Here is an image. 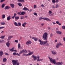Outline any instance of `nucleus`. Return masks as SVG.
<instances>
[{
	"mask_svg": "<svg viewBox=\"0 0 65 65\" xmlns=\"http://www.w3.org/2000/svg\"><path fill=\"white\" fill-rule=\"evenodd\" d=\"M32 11V9H30V12H31V11Z\"/></svg>",
	"mask_w": 65,
	"mask_h": 65,
	"instance_id": "774afa93",
	"label": "nucleus"
},
{
	"mask_svg": "<svg viewBox=\"0 0 65 65\" xmlns=\"http://www.w3.org/2000/svg\"><path fill=\"white\" fill-rule=\"evenodd\" d=\"M10 8V7L8 6H7L5 7V8L4 9L5 10H6V9H9Z\"/></svg>",
	"mask_w": 65,
	"mask_h": 65,
	"instance_id": "ddd939ff",
	"label": "nucleus"
},
{
	"mask_svg": "<svg viewBox=\"0 0 65 65\" xmlns=\"http://www.w3.org/2000/svg\"><path fill=\"white\" fill-rule=\"evenodd\" d=\"M24 52V50H23L22 51H21L20 52L19 54H22L23 52Z\"/></svg>",
	"mask_w": 65,
	"mask_h": 65,
	"instance_id": "393cba45",
	"label": "nucleus"
},
{
	"mask_svg": "<svg viewBox=\"0 0 65 65\" xmlns=\"http://www.w3.org/2000/svg\"><path fill=\"white\" fill-rule=\"evenodd\" d=\"M56 33H57V34H62V32L61 31H57Z\"/></svg>",
	"mask_w": 65,
	"mask_h": 65,
	"instance_id": "6ab92c4d",
	"label": "nucleus"
},
{
	"mask_svg": "<svg viewBox=\"0 0 65 65\" xmlns=\"http://www.w3.org/2000/svg\"><path fill=\"white\" fill-rule=\"evenodd\" d=\"M58 2H59V0H56V1L55 2V3H58Z\"/></svg>",
	"mask_w": 65,
	"mask_h": 65,
	"instance_id": "c03bdc74",
	"label": "nucleus"
},
{
	"mask_svg": "<svg viewBox=\"0 0 65 65\" xmlns=\"http://www.w3.org/2000/svg\"><path fill=\"white\" fill-rule=\"evenodd\" d=\"M53 24L54 25H55V24H56V23L54 22H53Z\"/></svg>",
	"mask_w": 65,
	"mask_h": 65,
	"instance_id": "338daca9",
	"label": "nucleus"
},
{
	"mask_svg": "<svg viewBox=\"0 0 65 65\" xmlns=\"http://www.w3.org/2000/svg\"><path fill=\"white\" fill-rule=\"evenodd\" d=\"M24 18V17L23 16H22L21 17V19H23Z\"/></svg>",
	"mask_w": 65,
	"mask_h": 65,
	"instance_id": "79ce46f5",
	"label": "nucleus"
},
{
	"mask_svg": "<svg viewBox=\"0 0 65 65\" xmlns=\"http://www.w3.org/2000/svg\"><path fill=\"white\" fill-rule=\"evenodd\" d=\"M32 57L33 59H34V61H36V60H37V61H38V62L40 61V59H39L40 56H38L37 57L36 56L32 55Z\"/></svg>",
	"mask_w": 65,
	"mask_h": 65,
	"instance_id": "f03ea898",
	"label": "nucleus"
},
{
	"mask_svg": "<svg viewBox=\"0 0 65 65\" xmlns=\"http://www.w3.org/2000/svg\"><path fill=\"white\" fill-rule=\"evenodd\" d=\"M13 37V36H9V37H8V38L7 39V40L8 41H9V40H10L11 38Z\"/></svg>",
	"mask_w": 65,
	"mask_h": 65,
	"instance_id": "6e6552de",
	"label": "nucleus"
},
{
	"mask_svg": "<svg viewBox=\"0 0 65 65\" xmlns=\"http://www.w3.org/2000/svg\"><path fill=\"white\" fill-rule=\"evenodd\" d=\"M27 51L28 53H30V52H31L30 51V50H27Z\"/></svg>",
	"mask_w": 65,
	"mask_h": 65,
	"instance_id": "13d9d810",
	"label": "nucleus"
},
{
	"mask_svg": "<svg viewBox=\"0 0 65 65\" xmlns=\"http://www.w3.org/2000/svg\"><path fill=\"white\" fill-rule=\"evenodd\" d=\"M14 25H15V26H17V27L18 26V23H17V22H15L14 23Z\"/></svg>",
	"mask_w": 65,
	"mask_h": 65,
	"instance_id": "7c9ffc66",
	"label": "nucleus"
},
{
	"mask_svg": "<svg viewBox=\"0 0 65 65\" xmlns=\"http://www.w3.org/2000/svg\"><path fill=\"white\" fill-rule=\"evenodd\" d=\"M6 55H7V56H9V54H8L7 53H6L5 54Z\"/></svg>",
	"mask_w": 65,
	"mask_h": 65,
	"instance_id": "5fc2aeb1",
	"label": "nucleus"
},
{
	"mask_svg": "<svg viewBox=\"0 0 65 65\" xmlns=\"http://www.w3.org/2000/svg\"><path fill=\"white\" fill-rule=\"evenodd\" d=\"M29 54H30V55H32L33 54V52H30Z\"/></svg>",
	"mask_w": 65,
	"mask_h": 65,
	"instance_id": "de8ad7c7",
	"label": "nucleus"
},
{
	"mask_svg": "<svg viewBox=\"0 0 65 65\" xmlns=\"http://www.w3.org/2000/svg\"><path fill=\"white\" fill-rule=\"evenodd\" d=\"M7 60V59H6V58H4L3 59V61L4 62H5Z\"/></svg>",
	"mask_w": 65,
	"mask_h": 65,
	"instance_id": "5701e85b",
	"label": "nucleus"
},
{
	"mask_svg": "<svg viewBox=\"0 0 65 65\" xmlns=\"http://www.w3.org/2000/svg\"><path fill=\"white\" fill-rule=\"evenodd\" d=\"M59 7V5L58 4H57L56 6V8H58Z\"/></svg>",
	"mask_w": 65,
	"mask_h": 65,
	"instance_id": "3c124183",
	"label": "nucleus"
},
{
	"mask_svg": "<svg viewBox=\"0 0 65 65\" xmlns=\"http://www.w3.org/2000/svg\"><path fill=\"white\" fill-rule=\"evenodd\" d=\"M3 28H4V27H0V29H3Z\"/></svg>",
	"mask_w": 65,
	"mask_h": 65,
	"instance_id": "4d7b16f0",
	"label": "nucleus"
},
{
	"mask_svg": "<svg viewBox=\"0 0 65 65\" xmlns=\"http://www.w3.org/2000/svg\"><path fill=\"white\" fill-rule=\"evenodd\" d=\"M1 24L2 25H5V22H2L1 23Z\"/></svg>",
	"mask_w": 65,
	"mask_h": 65,
	"instance_id": "c756f323",
	"label": "nucleus"
},
{
	"mask_svg": "<svg viewBox=\"0 0 65 65\" xmlns=\"http://www.w3.org/2000/svg\"><path fill=\"white\" fill-rule=\"evenodd\" d=\"M12 63L13 64V65H20V63L19 62H18V60H13L12 61Z\"/></svg>",
	"mask_w": 65,
	"mask_h": 65,
	"instance_id": "7ed1b4c3",
	"label": "nucleus"
},
{
	"mask_svg": "<svg viewBox=\"0 0 65 65\" xmlns=\"http://www.w3.org/2000/svg\"><path fill=\"white\" fill-rule=\"evenodd\" d=\"M23 10H28L29 11H30V10L26 7H24L23 8Z\"/></svg>",
	"mask_w": 65,
	"mask_h": 65,
	"instance_id": "2eb2a0df",
	"label": "nucleus"
},
{
	"mask_svg": "<svg viewBox=\"0 0 65 65\" xmlns=\"http://www.w3.org/2000/svg\"><path fill=\"white\" fill-rule=\"evenodd\" d=\"M42 60H43V59H40V61H42Z\"/></svg>",
	"mask_w": 65,
	"mask_h": 65,
	"instance_id": "0e129e2a",
	"label": "nucleus"
},
{
	"mask_svg": "<svg viewBox=\"0 0 65 65\" xmlns=\"http://www.w3.org/2000/svg\"><path fill=\"white\" fill-rule=\"evenodd\" d=\"M53 8H56V7H55V6L53 5Z\"/></svg>",
	"mask_w": 65,
	"mask_h": 65,
	"instance_id": "052dcab7",
	"label": "nucleus"
},
{
	"mask_svg": "<svg viewBox=\"0 0 65 65\" xmlns=\"http://www.w3.org/2000/svg\"><path fill=\"white\" fill-rule=\"evenodd\" d=\"M3 55V52L2 51H0V56H2Z\"/></svg>",
	"mask_w": 65,
	"mask_h": 65,
	"instance_id": "dca6fc26",
	"label": "nucleus"
},
{
	"mask_svg": "<svg viewBox=\"0 0 65 65\" xmlns=\"http://www.w3.org/2000/svg\"><path fill=\"white\" fill-rule=\"evenodd\" d=\"M10 43V41H8L6 43V45L8 47H9V46Z\"/></svg>",
	"mask_w": 65,
	"mask_h": 65,
	"instance_id": "1a4fd4ad",
	"label": "nucleus"
},
{
	"mask_svg": "<svg viewBox=\"0 0 65 65\" xmlns=\"http://www.w3.org/2000/svg\"><path fill=\"white\" fill-rule=\"evenodd\" d=\"M5 6V5L4 4H3L2 5V8H4V6Z\"/></svg>",
	"mask_w": 65,
	"mask_h": 65,
	"instance_id": "72a5a7b5",
	"label": "nucleus"
},
{
	"mask_svg": "<svg viewBox=\"0 0 65 65\" xmlns=\"http://www.w3.org/2000/svg\"><path fill=\"white\" fill-rule=\"evenodd\" d=\"M52 3H55V0H52Z\"/></svg>",
	"mask_w": 65,
	"mask_h": 65,
	"instance_id": "e433bc0d",
	"label": "nucleus"
},
{
	"mask_svg": "<svg viewBox=\"0 0 65 65\" xmlns=\"http://www.w3.org/2000/svg\"><path fill=\"white\" fill-rule=\"evenodd\" d=\"M56 23L57 24H59V21H57L56 22Z\"/></svg>",
	"mask_w": 65,
	"mask_h": 65,
	"instance_id": "a18cd8bd",
	"label": "nucleus"
},
{
	"mask_svg": "<svg viewBox=\"0 0 65 65\" xmlns=\"http://www.w3.org/2000/svg\"><path fill=\"white\" fill-rule=\"evenodd\" d=\"M34 15H37V14L36 13H34Z\"/></svg>",
	"mask_w": 65,
	"mask_h": 65,
	"instance_id": "8fccbe9b",
	"label": "nucleus"
},
{
	"mask_svg": "<svg viewBox=\"0 0 65 65\" xmlns=\"http://www.w3.org/2000/svg\"><path fill=\"white\" fill-rule=\"evenodd\" d=\"M39 42H40V44L41 45H43V41H39Z\"/></svg>",
	"mask_w": 65,
	"mask_h": 65,
	"instance_id": "4be33fe9",
	"label": "nucleus"
},
{
	"mask_svg": "<svg viewBox=\"0 0 65 65\" xmlns=\"http://www.w3.org/2000/svg\"><path fill=\"white\" fill-rule=\"evenodd\" d=\"M16 15H17V14L15 13L14 14V17H15V16H16Z\"/></svg>",
	"mask_w": 65,
	"mask_h": 65,
	"instance_id": "603ef678",
	"label": "nucleus"
},
{
	"mask_svg": "<svg viewBox=\"0 0 65 65\" xmlns=\"http://www.w3.org/2000/svg\"><path fill=\"white\" fill-rule=\"evenodd\" d=\"M18 56H20V54H18V53H17V55Z\"/></svg>",
	"mask_w": 65,
	"mask_h": 65,
	"instance_id": "6e6d98bb",
	"label": "nucleus"
},
{
	"mask_svg": "<svg viewBox=\"0 0 65 65\" xmlns=\"http://www.w3.org/2000/svg\"><path fill=\"white\" fill-rule=\"evenodd\" d=\"M26 56H31V55H30V54L29 53H28V54H26Z\"/></svg>",
	"mask_w": 65,
	"mask_h": 65,
	"instance_id": "49530a36",
	"label": "nucleus"
},
{
	"mask_svg": "<svg viewBox=\"0 0 65 65\" xmlns=\"http://www.w3.org/2000/svg\"><path fill=\"white\" fill-rule=\"evenodd\" d=\"M31 43H32V42L30 41H28L26 43V44L27 45H29V44H31Z\"/></svg>",
	"mask_w": 65,
	"mask_h": 65,
	"instance_id": "9d476101",
	"label": "nucleus"
},
{
	"mask_svg": "<svg viewBox=\"0 0 65 65\" xmlns=\"http://www.w3.org/2000/svg\"><path fill=\"white\" fill-rule=\"evenodd\" d=\"M60 45H63V44H61V43H58L56 44V48H59Z\"/></svg>",
	"mask_w": 65,
	"mask_h": 65,
	"instance_id": "423d86ee",
	"label": "nucleus"
},
{
	"mask_svg": "<svg viewBox=\"0 0 65 65\" xmlns=\"http://www.w3.org/2000/svg\"><path fill=\"white\" fill-rule=\"evenodd\" d=\"M62 28L63 29H65V26H62Z\"/></svg>",
	"mask_w": 65,
	"mask_h": 65,
	"instance_id": "58836bf2",
	"label": "nucleus"
},
{
	"mask_svg": "<svg viewBox=\"0 0 65 65\" xmlns=\"http://www.w3.org/2000/svg\"><path fill=\"white\" fill-rule=\"evenodd\" d=\"M18 14L19 15H21V12L18 13Z\"/></svg>",
	"mask_w": 65,
	"mask_h": 65,
	"instance_id": "09e8293b",
	"label": "nucleus"
},
{
	"mask_svg": "<svg viewBox=\"0 0 65 65\" xmlns=\"http://www.w3.org/2000/svg\"><path fill=\"white\" fill-rule=\"evenodd\" d=\"M18 5L20 6H22V4L20 3H18Z\"/></svg>",
	"mask_w": 65,
	"mask_h": 65,
	"instance_id": "2f4dec72",
	"label": "nucleus"
},
{
	"mask_svg": "<svg viewBox=\"0 0 65 65\" xmlns=\"http://www.w3.org/2000/svg\"><path fill=\"white\" fill-rule=\"evenodd\" d=\"M5 18V15L4 14L2 15V19H4Z\"/></svg>",
	"mask_w": 65,
	"mask_h": 65,
	"instance_id": "c85d7f7f",
	"label": "nucleus"
},
{
	"mask_svg": "<svg viewBox=\"0 0 65 65\" xmlns=\"http://www.w3.org/2000/svg\"><path fill=\"white\" fill-rule=\"evenodd\" d=\"M48 34L47 32H45L43 35L42 37L44 40H47V37Z\"/></svg>",
	"mask_w": 65,
	"mask_h": 65,
	"instance_id": "20e7f679",
	"label": "nucleus"
},
{
	"mask_svg": "<svg viewBox=\"0 0 65 65\" xmlns=\"http://www.w3.org/2000/svg\"><path fill=\"white\" fill-rule=\"evenodd\" d=\"M10 5L12 8H14V4H11Z\"/></svg>",
	"mask_w": 65,
	"mask_h": 65,
	"instance_id": "aec40b11",
	"label": "nucleus"
},
{
	"mask_svg": "<svg viewBox=\"0 0 65 65\" xmlns=\"http://www.w3.org/2000/svg\"><path fill=\"white\" fill-rule=\"evenodd\" d=\"M48 58L50 60V61L51 62V63H53L54 64L58 65H62V64H63L62 62H57L56 59H54L53 60L52 58H51L50 56L48 57Z\"/></svg>",
	"mask_w": 65,
	"mask_h": 65,
	"instance_id": "f257e3e1",
	"label": "nucleus"
},
{
	"mask_svg": "<svg viewBox=\"0 0 65 65\" xmlns=\"http://www.w3.org/2000/svg\"><path fill=\"white\" fill-rule=\"evenodd\" d=\"M41 19H42L43 20H46V21H48L50 22H51V20L50 19L47 18H42V17H41L40 18L39 20H41Z\"/></svg>",
	"mask_w": 65,
	"mask_h": 65,
	"instance_id": "39448f33",
	"label": "nucleus"
},
{
	"mask_svg": "<svg viewBox=\"0 0 65 65\" xmlns=\"http://www.w3.org/2000/svg\"><path fill=\"white\" fill-rule=\"evenodd\" d=\"M18 1L19 2H23L24 3L25 2L24 0H18Z\"/></svg>",
	"mask_w": 65,
	"mask_h": 65,
	"instance_id": "a211bd4d",
	"label": "nucleus"
},
{
	"mask_svg": "<svg viewBox=\"0 0 65 65\" xmlns=\"http://www.w3.org/2000/svg\"><path fill=\"white\" fill-rule=\"evenodd\" d=\"M18 26H21V23L20 22H19L18 24Z\"/></svg>",
	"mask_w": 65,
	"mask_h": 65,
	"instance_id": "cd10ccee",
	"label": "nucleus"
},
{
	"mask_svg": "<svg viewBox=\"0 0 65 65\" xmlns=\"http://www.w3.org/2000/svg\"><path fill=\"white\" fill-rule=\"evenodd\" d=\"M51 37H53V34H51L50 35Z\"/></svg>",
	"mask_w": 65,
	"mask_h": 65,
	"instance_id": "37998d69",
	"label": "nucleus"
},
{
	"mask_svg": "<svg viewBox=\"0 0 65 65\" xmlns=\"http://www.w3.org/2000/svg\"><path fill=\"white\" fill-rule=\"evenodd\" d=\"M26 55H27V54H26L24 53V54H23V56H26Z\"/></svg>",
	"mask_w": 65,
	"mask_h": 65,
	"instance_id": "bf43d9fd",
	"label": "nucleus"
},
{
	"mask_svg": "<svg viewBox=\"0 0 65 65\" xmlns=\"http://www.w3.org/2000/svg\"><path fill=\"white\" fill-rule=\"evenodd\" d=\"M41 6H42V7H43V6H44V5H43V4H42L41 5Z\"/></svg>",
	"mask_w": 65,
	"mask_h": 65,
	"instance_id": "680f3d73",
	"label": "nucleus"
},
{
	"mask_svg": "<svg viewBox=\"0 0 65 65\" xmlns=\"http://www.w3.org/2000/svg\"><path fill=\"white\" fill-rule=\"evenodd\" d=\"M63 39L64 41H65V37L63 38Z\"/></svg>",
	"mask_w": 65,
	"mask_h": 65,
	"instance_id": "69168bd1",
	"label": "nucleus"
},
{
	"mask_svg": "<svg viewBox=\"0 0 65 65\" xmlns=\"http://www.w3.org/2000/svg\"><path fill=\"white\" fill-rule=\"evenodd\" d=\"M14 17H15L14 16H13V17H12V19H14Z\"/></svg>",
	"mask_w": 65,
	"mask_h": 65,
	"instance_id": "e2e57ef3",
	"label": "nucleus"
},
{
	"mask_svg": "<svg viewBox=\"0 0 65 65\" xmlns=\"http://www.w3.org/2000/svg\"><path fill=\"white\" fill-rule=\"evenodd\" d=\"M37 8V6L36 5H34V8Z\"/></svg>",
	"mask_w": 65,
	"mask_h": 65,
	"instance_id": "ea45409f",
	"label": "nucleus"
},
{
	"mask_svg": "<svg viewBox=\"0 0 65 65\" xmlns=\"http://www.w3.org/2000/svg\"><path fill=\"white\" fill-rule=\"evenodd\" d=\"M32 39H34V40L35 41H37V40H38V38L35 37H32Z\"/></svg>",
	"mask_w": 65,
	"mask_h": 65,
	"instance_id": "f8f14e48",
	"label": "nucleus"
},
{
	"mask_svg": "<svg viewBox=\"0 0 65 65\" xmlns=\"http://www.w3.org/2000/svg\"><path fill=\"white\" fill-rule=\"evenodd\" d=\"M11 18V17H10V16L9 15L7 18V20L8 21H10V20Z\"/></svg>",
	"mask_w": 65,
	"mask_h": 65,
	"instance_id": "4468645a",
	"label": "nucleus"
},
{
	"mask_svg": "<svg viewBox=\"0 0 65 65\" xmlns=\"http://www.w3.org/2000/svg\"><path fill=\"white\" fill-rule=\"evenodd\" d=\"M4 1H5V0H1L0 2L1 3H2V2H3Z\"/></svg>",
	"mask_w": 65,
	"mask_h": 65,
	"instance_id": "4c0bfd02",
	"label": "nucleus"
},
{
	"mask_svg": "<svg viewBox=\"0 0 65 65\" xmlns=\"http://www.w3.org/2000/svg\"><path fill=\"white\" fill-rule=\"evenodd\" d=\"M41 25V26H42H42H43L44 25V23H42Z\"/></svg>",
	"mask_w": 65,
	"mask_h": 65,
	"instance_id": "864d4df0",
	"label": "nucleus"
},
{
	"mask_svg": "<svg viewBox=\"0 0 65 65\" xmlns=\"http://www.w3.org/2000/svg\"><path fill=\"white\" fill-rule=\"evenodd\" d=\"M13 55H14V56H16L17 55V53L15 52H14L13 54Z\"/></svg>",
	"mask_w": 65,
	"mask_h": 65,
	"instance_id": "f704fd0d",
	"label": "nucleus"
},
{
	"mask_svg": "<svg viewBox=\"0 0 65 65\" xmlns=\"http://www.w3.org/2000/svg\"><path fill=\"white\" fill-rule=\"evenodd\" d=\"M47 41H43V45H45L46 46H48V45H49V44H48V43L46 44V43H47Z\"/></svg>",
	"mask_w": 65,
	"mask_h": 65,
	"instance_id": "0eeeda50",
	"label": "nucleus"
},
{
	"mask_svg": "<svg viewBox=\"0 0 65 65\" xmlns=\"http://www.w3.org/2000/svg\"><path fill=\"white\" fill-rule=\"evenodd\" d=\"M51 52L53 55H56V54H57V52L54 51H52Z\"/></svg>",
	"mask_w": 65,
	"mask_h": 65,
	"instance_id": "9b49d317",
	"label": "nucleus"
},
{
	"mask_svg": "<svg viewBox=\"0 0 65 65\" xmlns=\"http://www.w3.org/2000/svg\"><path fill=\"white\" fill-rule=\"evenodd\" d=\"M24 51V53H28V51H27V50H26L25 49H24L23 50Z\"/></svg>",
	"mask_w": 65,
	"mask_h": 65,
	"instance_id": "bb28decb",
	"label": "nucleus"
},
{
	"mask_svg": "<svg viewBox=\"0 0 65 65\" xmlns=\"http://www.w3.org/2000/svg\"><path fill=\"white\" fill-rule=\"evenodd\" d=\"M20 47H21V45H20V44H19L18 45V48H20Z\"/></svg>",
	"mask_w": 65,
	"mask_h": 65,
	"instance_id": "c9c22d12",
	"label": "nucleus"
},
{
	"mask_svg": "<svg viewBox=\"0 0 65 65\" xmlns=\"http://www.w3.org/2000/svg\"><path fill=\"white\" fill-rule=\"evenodd\" d=\"M26 24H27V23L24 22L22 24V26L23 27H25L26 25Z\"/></svg>",
	"mask_w": 65,
	"mask_h": 65,
	"instance_id": "f3484780",
	"label": "nucleus"
},
{
	"mask_svg": "<svg viewBox=\"0 0 65 65\" xmlns=\"http://www.w3.org/2000/svg\"><path fill=\"white\" fill-rule=\"evenodd\" d=\"M19 18H20V17H17V16H15V20L17 21L19 19Z\"/></svg>",
	"mask_w": 65,
	"mask_h": 65,
	"instance_id": "412c9836",
	"label": "nucleus"
},
{
	"mask_svg": "<svg viewBox=\"0 0 65 65\" xmlns=\"http://www.w3.org/2000/svg\"><path fill=\"white\" fill-rule=\"evenodd\" d=\"M48 13L49 14H50L49 15L50 16H51V15H50V14H51L52 13V12L51 10L49 11Z\"/></svg>",
	"mask_w": 65,
	"mask_h": 65,
	"instance_id": "a878e982",
	"label": "nucleus"
},
{
	"mask_svg": "<svg viewBox=\"0 0 65 65\" xmlns=\"http://www.w3.org/2000/svg\"><path fill=\"white\" fill-rule=\"evenodd\" d=\"M25 13L24 12H22L21 13V15H24V14H25Z\"/></svg>",
	"mask_w": 65,
	"mask_h": 65,
	"instance_id": "473e14b6",
	"label": "nucleus"
},
{
	"mask_svg": "<svg viewBox=\"0 0 65 65\" xmlns=\"http://www.w3.org/2000/svg\"><path fill=\"white\" fill-rule=\"evenodd\" d=\"M5 36H2L0 37V38H1V39H4V37H5Z\"/></svg>",
	"mask_w": 65,
	"mask_h": 65,
	"instance_id": "b1692460",
	"label": "nucleus"
},
{
	"mask_svg": "<svg viewBox=\"0 0 65 65\" xmlns=\"http://www.w3.org/2000/svg\"><path fill=\"white\" fill-rule=\"evenodd\" d=\"M14 50V49H13V48H12L10 50V51H11V52H13Z\"/></svg>",
	"mask_w": 65,
	"mask_h": 65,
	"instance_id": "a19ab883",
	"label": "nucleus"
}]
</instances>
